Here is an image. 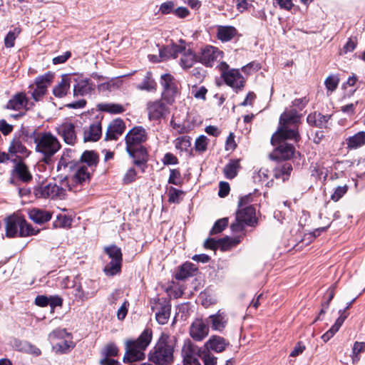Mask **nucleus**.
<instances>
[{
	"label": "nucleus",
	"instance_id": "f257e3e1",
	"mask_svg": "<svg viewBox=\"0 0 365 365\" xmlns=\"http://www.w3.org/2000/svg\"><path fill=\"white\" fill-rule=\"evenodd\" d=\"M299 120L300 116L294 110H286L281 115L279 126L271 140L272 145L279 144L274 151L277 158L288 160L294 155L295 151L294 146L284 140H293L295 142L299 140L300 136L298 132Z\"/></svg>",
	"mask_w": 365,
	"mask_h": 365
},
{
	"label": "nucleus",
	"instance_id": "f03ea898",
	"mask_svg": "<svg viewBox=\"0 0 365 365\" xmlns=\"http://www.w3.org/2000/svg\"><path fill=\"white\" fill-rule=\"evenodd\" d=\"M251 195L242 197L238 203L239 209L236 212L235 221L230 227L233 232H241L245 225L253 226L257 223L256 210L252 205H249Z\"/></svg>",
	"mask_w": 365,
	"mask_h": 365
},
{
	"label": "nucleus",
	"instance_id": "7ed1b4c3",
	"mask_svg": "<svg viewBox=\"0 0 365 365\" xmlns=\"http://www.w3.org/2000/svg\"><path fill=\"white\" fill-rule=\"evenodd\" d=\"M152 339V331L145 329L136 340L127 341L126 351L123 357L124 362H133L145 358L144 351Z\"/></svg>",
	"mask_w": 365,
	"mask_h": 365
},
{
	"label": "nucleus",
	"instance_id": "20e7f679",
	"mask_svg": "<svg viewBox=\"0 0 365 365\" xmlns=\"http://www.w3.org/2000/svg\"><path fill=\"white\" fill-rule=\"evenodd\" d=\"M6 235L8 237L17 236L25 237L35 235L39 232V230L34 229L21 215H12L6 218Z\"/></svg>",
	"mask_w": 365,
	"mask_h": 365
},
{
	"label": "nucleus",
	"instance_id": "39448f33",
	"mask_svg": "<svg viewBox=\"0 0 365 365\" xmlns=\"http://www.w3.org/2000/svg\"><path fill=\"white\" fill-rule=\"evenodd\" d=\"M36 151L43 155V160L48 163L51 158L61 148V144L56 136L50 133H43L34 139Z\"/></svg>",
	"mask_w": 365,
	"mask_h": 365
},
{
	"label": "nucleus",
	"instance_id": "423d86ee",
	"mask_svg": "<svg viewBox=\"0 0 365 365\" xmlns=\"http://www.w3.org/2000/svg\"><path fill=\"white\" fill-rule=\"evenodd\" d=\"M168 336L162 334L159 341L150 351L149 359L156 364H168L173 361V348L167 343Z\"/></svg>",
	"mask_w": 365,
	"mask_h": 365
},
{
	"label": "nucleus",
	"instance_id": "0eeeda50",
	"mask_svg": "<svg viewBox=\"0 0 365 365\" xmlns=\"http://www.w3.org/2000/svg\"><path fill=\"white\" fill-rule=\"evenodd\" d=\"M73 187L71 186L68 180L65 178L61 182V185L54 183H48L37 187L34 190V194L36 197L42 198H63L66 190H72Z\"/></svg>",
	"mask_w": 365,
	"mask_h": 365
},
{
	"label": "nucleus",
	"instance_id": "6e6552de",
	"mask_svg": "<svg viewBox=\"0 0 365 365\" xmlns=\"http://www.w3.org/2000/svg\"><path fill=\"white\" fill-rule=\"evenodd\" d=\"M147 139V133L141 126L133 128L125 136L126 150L129 155L134 157L138 147Z\"/></svg>",
	"mask_w": 365,
	"mask_h": 365
},
{
	"label": "nucleus",
	"instance_id": "1a4fd4ad",
	"mask_svg": "<svg viewBox=\"0 0 365 365\" xmlns=\"http://www.w3.org/2000/svg\"><path fill=\"white\" fill-rule=\"evenodd\" d=\"M228 65L226 63H221L220 69L222 76L225 83L233 88L240 89L244 86L245 79L240 71L236 69L227 71Z\"/></svg>",
	"mask_w": 365,
	"mask_h": 365
},
{
	"label": "nucleus",
	"instance_id": "9d476101",
	"mask_svg": "<svg viewBox=\"0 0 365 365\" xmlns=\"http://www.w3.org/2000/svg\"><path fill=\"white\" fill-rule=\"evenodd\" d=\"M93 172L94 170H91V168L85 167L84 164H78L71 182L68 181L71 186L73 187L71 191L76 192L78 185L88 183Z\"/></svg>",
	"mask_w": 365,
	"mask_h": 365
},
{
	"label": "nucleus",
	"instance_id": "9b49d317",
	"mask_svg": "<svg viewBox=\"0 0 365 365\" xmlns=\"http://www.w3.org/2000/svg\"><path fill=\"white\" fill-rule=\"evenodd\" d=\"M71 77L72 83H75L73 85L74 96H84L91 94L95 89L96 86L91 79L76 75H72Z\"/></svg>",
	"mask_w": 365,
	"mask_h": 365
},
{
	"label": "nucleus",
	"instance_id": "f8f14e48",
	"mask_svg": "<svg viewBox=\"0 0 365 365\" xmlns=\"http://www.w3.org/2000/svg\"><path fill=\"white\" fill-rule=\"evenodd\" d=\"M210 327L207 320L202 318L195 319L190 324L189 333L190 337L196 341H201L209 334Z\"/></svg>",
	"mask_w": 365,
	"mask_h": 365
},
{
	"label": "nucleus",
	"instance_id": "ddd939ff",
	"mask_svg": "<svg viewBox=\"0 0 365 365\" xmlns=\"http://www.w3.org/2000/svg\"><path fill=\"white\" fill-rule=\"evenodd\" d=\"M56 130L66 144L73 145L76 143V126L72 122L65 120L56 128Z\"/></svg>",
	"mask_w": 365,
	"mask_h": 365
},
{
	"label": "nucleus",
	"instance_id": "4468645a",
	"mask_svg": "<svg viewBox=\"0 0 365 365\" xmlns=\"http://www.w3.org/2000/svg\"><path fill=\"white\" fill-rule=\"evenodd\" d=\"M147 110L150 120H158L165 118L170 113L168 108L161 101L148 102Z\"/></svg>",
	"mask_w": 365,
	"mask_h": 365
},
{
	"label": "nucleus",
	"instance_id": "2eb2a0df",
	"mask_svg": "<svg viewBox=\"0 0 365 365\" xmlns=\"http://www.w3.org/2000/svg\"><path fill=\"white\" fill-rule=\"evenodd\" d=\"M222 51L212 46H206L201 53L200 61L207 66H212L222 58Z\"/></svg>",
	"mask_w": 365,
	"mask_h": 365
},
{
	"label": "nucleus",
	"instance_id": "dca6fc26",
	"mask_svg": "<svg viewBox=\"0 0 365 365\" xmlns=\"http://www.w3.org/2000/svg\"><path fill=\"white\" fill-rule=\"evenodd\" d=\"M182 356L184 365H192L199 361L197 347L189 340L185 341L182 346Z\"/></svg>",
	"mask_w": 365,
	"mask_h": 365
},
{
	"label": "nucleus",
	"instance_id": "f3484780",
	"mask_svg": "<svg viewBox=\"0 0 365 365\" xmlns=\"http://www.w3.org/2000/svg\"><path fill=\"white\" fill-rule=\"evenodd\" d=\"M229 344V341L223 337L217 335H212L205 343L204 347L206 351H213L216 353H221L226 349Z\"/></svg>",
	"mask_w": 365,
	"mask_h": 365
},
{
	"label": "nucleus",
	"instance_id": "a211bd4d",
	"mask_svg": "<svg viewBox=\"0 0 365 365\" xmlns=\"http://www.w3.org/2000/svg\"><path fill=\"white\" fill-rule=\"evenodd\" d=\"M160 83L163 87V95L166 98L173 97L178 91V84L173 76L165 73L161 76Z\"/></svg>",
	"mask_w": 365,
	"mask_h": 365
},
{
	"label": "nucleus",
	"instance_id": "6ab92c4d",
	"mask_svg": "<svg viewBox=\"0 0 365 365\" xmlns=\"http://www.w3.org/2000/svg\"><path fill=\"white\" fill-rule=\"evenodd\" d=\"M102 135L101 124L96 121L86 128L83 131L84 142H96Z\"/></svg>",
	"mask_w": 365,
	"mask_h": 365
},
{
	"label": "nucleus",
	"instance_id": "aec40b11",
	"mask_svg": "<svg viewBox=\"0 0 365 365\" xmlns=\"http://www.w3.org/2000/svg\"><path fill=\"white\" fill-rule=\"evenodd\" d=\"M214 331H222L226 327L227 318L224 312L218 311L216 314L209 316L206 319Z\"/></svg>",
	"mask_w": 365,
	"mask_h": 365
},
{
	"label": "nucleus",
	"instance_id": "412c9836",
	"mask_svg": "<svg viewBox=\"0 0 365 365\" xmlns=\"http://www.w3.org/2000/svg\"><path fill=\"white\" fill-rule=\"evenodd\" d=\"M237 34V30L232 26H216L217 38L222 42H227L233 39Z\"/></svg>",
	"mask_w": 365,
	"mask_h": 365
},
{
	"label": "nucleus",
	"instance_id": "4be33fe9",
	"mask_svg": "<svg viewBox=\"0 0 365 365\" xmlns=\"http://www.w3.org/2000/svg\"><path fill=\"white\" fill-rule=\"evenodd\" d=\"M72 83L71 75L65 74L62 76L61 82L53 89V95L57 98H63L66 96L70 89Z\"/></svg>",
	"mask_w": 365,
	"mask_h": 365
},
{
	"label": "nucleus",
	"instance_id": "5701e85b",
	"mask_svg": "<svg viewBox=\"0 0 365 365\" xmlns=\"http://www.w3.org/2000/svg\"><path fill=\"white\" fill-rule=\"evenodd\" d=\"M125 128L124 123L121 120H113L108 126L106 135L107 140L116 139L123 132Z\"/></svg>",
	"mask_w": 365,
	"mask_h": 365
},
{
	"label": "nucleus",
	"instance_id": "b1692460",
	"mask_svg": "<svg viewBox=\"0 0 365 365\" xmlns=\"http://www.w3.org/2000/svg\"><path fill=\"white\" fill-rule=\"evenodd\" d=\"M347 148L356 150L365 145V131H360L346 139Z\"/></svg>",
	"mask_w": 365,
	"mask_h": 365
},
{
	"label": "nucleus",
	"instance_id": "393cba45",
	"mask_svg": "<svg viewBox=\"0 0 365 365\" xmlns=\"http://www.w3.org/2000/svg\"><path fill=\"white\" fill-rule=\"evenodd\" d=\"M8 150L10 155H14L17 158L27 157L30 153L27 148L19 140H12Z\"/></svg>",
	"mask_w": 365,
	"mask_h": 365
},
{
	"label": "nucleus",
	"instance_id": "a878e982",
	"mask_svg": "<svg viewBox=\"0 0 365 365\" xmlns=\"http://www.w3.org/2000/svg\"><path fill=\"white\" fill-rule=\"evenodd\" d=\"M29 216L31 220L38 224L48 222L51 218V215L49 212L37 208L29 210Z\"/></svg>",
	"mask_w": 365,
	"mask_h": 365
},
{
	"label": "nucleus",
	"instance_id": "bb28decb",
	"mask_svg": "<svg viewBox=\"0 0 365 365\" xmlns=\"http://www.w3.org/2000/svg\"><path fill=\"white\" fill-rule=\"evenodd\" d=\"M182 52V47L181 46L172 44L160 49V56L163 61L170 58H175Z\"/></svg>",
	"mask_w": 365,
	"mask_h": 365
},
{
	"label": "nucleus",
	"instance_id": "cd10ccee",
	"mask_svg": "<svg viewBox=\"0 0 365 365\" xmlns=\"http://www.w3.org/2000/svg\"><path fill=\"white\" fill-rule=\"evenodd\" d=\"M70 151L64 152L58 160L57 165V171L61 174H65L69 169L73 168V163Z\"/></svg>",
	"mask_w": 365,
	"mask_h": 365
},
{
	"label": "nucleus",
	"instance_id": "c85d7f7f",
	"mask_svg": "<svg viewBox=\"0 0 365 365\" xmlns=\"http://www.w3.org/2000/svg\"><path fill=\"white\" fill-rule=\"evenodd\" d=\"M98 161V155L94 151L86 150L81 157L79 164H84L85 167L91 168V170H95Z\"/></svg>",
	"mask_w": 365,
	"mask_h": 365
},
{
	"label": "nucleus",
	"instance_id": "c756f323",
	"mask_svg": "<svg viewBox=\"0 0 365 365\" xmlns=\"http://www.w3.org/2000/svg\"><path fill=\"white\" fill-rule=\"evenodd\" d=\"M14 172L23 182H29L32 178L29 168L22 162H19L15 165Z\"/></svg>",
	"mask_w": 365,
	"mask_h": 365
},
{
	"label": "nucleus",
	"instance_id": "7c9ffc66",
	"mask_svg": "<svg viewBox=\"0 0 365 365\" xmlns=\"http://www.w3.org/2000/svg\"><path fill=\"white\" fill-rule=\"evenodd\" d=\"M157 84L155 80L153 78L152 73L148 71L144 76V78L140 84H138L136 88L140 91H146L148 92H153L156 90Z\"/></svg>",
	"mask_w": 365,
	"mask_h": 365
},
{
	"label": "nucleus",
	"instance_id": "2f4dec72",
	"mask_svg": "<svg viewBox=\"0 0 365 365\" xmlns=\"http://www.w3.org/2000/svg\"><path fill=\"white\" fill-rule=\"evenodd\" d=\"M181 53L182 56L180 61V66L185 69L191 68L196 62L195 53L191 50H186L184 48H182V52Z\"/></svg>",
	"mask_w": 365,
	"mask_h": 365
},
{
	"label": "nucleus",
	"instance_id": "473e14b6",
	"mask_svg": "<svg viewBox=\"0 0 365 365\" xmlns=\"http://www.w3.org/2000/svg\"><path fill=\"white\" fill-rule=\"evenodd\" d=\"M27 100L26 95L19 93L14 96L7 103L6 108L11 110H20L26 106Z\"/></svg>",
	"mask_w": 365,
	"mask_h": 365
},
{
	"label": "nucleus",
	"instance_id": "72a5a7b5",
	"mask_svg": "<svg viewBox=\"0 0 365 365\" xmlns=\"http://www.w3.org/2000/svg\"><path fill=\"white\" fill-rule=\"evenodd\" d=\"M292 170V165L289 163H285L282 165H278L274 170V177L277 179H280L282 181L287 180Z\"/></svg>",
	"mask_w": 365,
	"mask_h": 365
},
{
	"label": "nucleus",
	"instance_id": "f704fd0d",
	"mask_svg": "<svg viewBox=\"0 0 365 365\" xmlns=\"http://www.w3.org/2000/svg\"><path fill=\"white\" fill-rule=\"evenodd\" d=\"M240 168V160H230L224 168V174L228 179L234 178Z\"/></svg>",
	"mask_w": 365,
	"mask_h": 365
},
{
	"label": "nucleus",
	"instance_id": "c9c22d12",
	"mask_svg": "<svg viewBox=\"0 0 365 365\" xmlns=\"http://www.w3.org/2000/svg\"><path fill=\"white\" fill-rule=\"evenodd\" d=\"M122 260L110 259L104 267L103 271L107 276H114L121 269Z\"/></svg>",
	"mask_w": 365,
	"mask_h": 365
},
{
	"label": "nucleus",
	"instance_id": "e433bc0d",
	"mask_svg": "<svg viewBox=\"0 0 365 365\" xmlns=\"http://www.w3.org/2000/svg\"><path fill=\"white\" fill-rule=\"evenodd\" d=\"M99 110L112 114H119L125 110V107L119 103H101L98 105Z\"/></svg>",
	"mask_w": 365,
	"mask_h": 365
},
{
	"label": "nucleus",
	"instance_id": "4c0bfd02",
	"mask_svg": "<svg viewBox=\"0 0 365 365\" xmlns=\"http://www.w3.org/2000/svg\"><path fill=\"white\" fill-rule=\"evenodd\" d=\"M329 117L322 115L321 113H311L307 116V123L311 125L322 127L328 121Z\"/></svg>",
	"mask_w": 365,
	"mask_h": 365
},
{
	"label": "nucleus",
	"instance_id": "58836bf2",
	"mask_svg": "<svg viewBox=\"0 0 365 365\" xmlns=\"http://www.w3.org/2000/svg\"><path fill=\"white\" fill-rule=\"evenodd\" d=\"M168 202L170 203H180L185 195V192L173 187L167 188Z\"/></svg>",
	"mask_w": 365,
	"mask_h": 365
},
{
	"label": "nucleus",
	"instance_id": "ea45409f",
	"mask_svg": "<svg viewBox=\"0 0 365 365\" xmlns=\"http://www.w3.org/2000/svg\"><path fill=\"white\" fill-rule=\"evenodd\" d=\"M53 79V74L51 72L38 76L35 80L36 86H42L46 91H47V88L51 84Z\"/></svg>",
	"mask_w": 365,
	"mask_h": 365
},
{
	"label": "nucleus",
	"instance_id": "a19ab883",
	"mask_svg": "<svg viewBox=\"0 0 365 365\" xmlns=\"http://www.w3.org/2000/svg\"><path fill=\"white\" fill-rule=\"evenodd\" d=\"M170 314V306L169 304L164 305L161 309L156 312L155 317L157 322L160 324L167 323Z\"/></svg>",
	"mask_w": 365,
	"mask_h": 365
},
{
	"label": "nucleus",
	"instance_id": "79ce46f5",
	"mask_svg": "<svg viewBox=\"0 0 365 365\" xmlns=\"http://www.w3.org/2000/svg\"><path fill=\"white\" fill-rule=\"evenodd\" d=\"M104 250L107 254L109 259L123 260L122 252L118 247L115 245H111L105 247Z\"/></svg>",
	"mask_w": 365,
	"mask_h": 365
},
{
	"label": "nucleus",
	"instance_id": "37998d69",
	"mask_svg": "<svg viewBox=\"0 0 365 365\" xmlns=\"http://www.w3.org/2000/svg\"><path fill=\"white\" fill-rule=\"evenodd\" d=\"M269 172L268 169L265 168H261L257 173H256L253 178L255 182H260L262 184H265L267 185H269Z\"/></svg>",
	"mask_w": 365,
	"mask_h": 365
},
{
	"label": "nucleus",
	"instance_id": "c03bdc74",
	"mask_svg": "<svg viewBox=\"0 0 365 365\" xmlns=\"http://www.w3.org/2000/svg\"><path fill=\"white\" fill-rule=\"evenodd\" d=\"M339 83V78L337 75H330L325 79L324 85L328 92L332 93L336 89Z\"/></svg>",
	"mask_w": 365,
	"mask_h": 365
},
{
	"label": "nucleus",
	"instance_id": "a18cd8bd",
	"mask_svg": "<svg viewBox=\"0 0 365 365\" xmlns=\"http://www.w3.org/2000/svg\"><path fill=\"white\" fill-rule=\"evenodd\" d=\"M67 338H71V334L67 332L65 329H56L48 334V339L51 341Z\"/></svg>",
	"mask_w": 365,
	"mask_h": 365
},
{
	"label": "nucleus",
	"instance_id": "49530a36",
	"mask_svg": "<svg viewBox=\"0 0 365 365\" xmlns=\"http://www.w3.org/2000/svg\"><path fill=\"white\" fill-rule=\"evenodd\" d=\"M175 145L178 150H187L191 145L190 138L188 136L179 137L175 140Z\"/></svg>",
	"mask_w": 365,
	"mask_h": 365
},
{
	"label": "nucleus",
	"instance_id": "de8ad7c7",
	"mask_svg": "<svg viewBox=\"0 0 365 365\" xmlns=\"http://www.w3.org/2000/svg\"><path fill=\"white\" fill-rule=\"evenodd\" d=\"M228 225V218L224 217L218 220L210 230L211 235L221 232Z\"/></svg>",
	"mask_w": 365,
	"mask_h": 365
},
{
	"label": "nucleus",
	"instance_id": "09e8293b",
	"mask_svg": "<svg viewBox=\"0 0 365 365\" xmlns=\"http://www.w3.org/2000/svg\"><path fill=\"white\" fill-rule=\"evenodd\" d=\"M191 270H192V264L185 263L182 264L179 272L176 274V279H184L187 278L191 274Z\"/></svg>",
	"mask_w": 365,
	"mask_h": 365
},
{
	"label": "nucleus",
	"instance_id": "8fccbe9b",
	"mask_svg": "<svg viewBox=\"0 0 365 365\" xmlns=\"http://www.w3.org/2000/svg\"><path fill=\"white\" fill-rule=\"evenodd\" d=\"M73 346L74 344L71 340L66 339L63 341L58 343L56 345H55L54 349L56 351L66 353L73 348Z\"/></svg>",
	"mask_w": 365,
	"mask_h": 365
},
{
	"label": "nucleus",
	"instance_id": "3c124183",
	"mask_svg": "<svg viewBox=\"0 0 365 365\" xmlns=\"http://www.w3.org/2000/svg\"><path fill=\"white\" fill-rule=\"evenodd\" d=\"M20 31L18 29L9 31L4 38V43L6 47L11 48L14 46V41Z\"/></svg>",
	"mask_w": 365,
	"mask_h": 365
},
{
	"label": "nucleus",
	"instance_id": "603ef678",
	"mask_svg": "<svg viewBox=\"0 0 365 365\" xmlns=\"http://www.w3.org/2000/svg\"><path fill=\"white\" fill-rule=\"evenodd\" d=\"M175 3L173 1H167L160 4L159 7V12L163 15H167L173 13L175 10Z\"/></svg>",
	"mask_w": 365,
	"mask_h": 365
},
{
	"label": "nucleus",
	"instance_id": "864d4df0",
	"mask_svg": "<svg viewBox=\"0 0 365 365\" xmlns=\"http://www.w3.org/2000/svg\"><path fill=\"white\" fill-rule=\"evenodd\" d=\"M202 360L204 365H217V357L209 351L202 352Z\"/></svg>",
	"mask_w": 365,
	"mask_h": 365
},
{
	"label": "nucleus",
	"instance_id": "5fc2aeb1",
	"mask_svg": "<svg viewBox=\"0 0 365 365\" xmlns=\"http://www.w3.org/2000/svg\"><path fill=\"white\" fill-rule=\"evenodd\" d=\"M346 317L347 314H345L344 312L341 313L340 316L336 320L334 324L328 330L329 331H331L332 336H334L339 330Z\"/></svg>",
	"mask_w": 365,
	"mask_h": 365
},
{
	"label": "nucleus",
	"instance_id": "6e6d98bb",
	"mask_svg": "<svg viewBox=\"0 0 365 365\" xmlns=\"http://www.w3.org/2000/svg\"><path fill=\"white\" fill-rule=\"evenodd\" d=\"M182 180L181 178V174L179 170L176 169H173L170 170V177L168 179V182L170 184H173L175 185H181Z\"/></svg>",
	"mask_w": 365,
	"mask_h": 365
},
{
	"label": "nucleus",
	"instance_id": "4d7b16f0",
	"mask_svg": "<svg viewBox=\"0 0 365 365\" xmlns=\"http://www.w3.org/2000/svg\"><path fill=\"white\" fill-rule=\"evenodd\" d=\"M348 187L346 185L338 186L334 190V192L331 195V199L337 202L341 197H342L347 192Z\"/></svg>",
	"mask_w": 365,
	"mask_h": 365
},
{
	"label": "nucleus",
	"instance_id": "13d9d810",
	"mask_svg": "<svg viewBox=\"0 0 365 365\" xmlns=\"http://www.w3.org/2000/svg\"><path fill=\"white\" fill-rule=\"evenodd\" d=\"M208 139L205 135H200L195 140V149L197 151L203 152L207 149Z\"/></svg>",
	"mask_w": 365,
	"mask_h": 365
},
{
	"label": "nucleus",
	"instance_id": "bf43d9fd",
	"mask_svg": "<svg viewBox=\"0 0 365 365\" xmlns=\"http://www.w3.org/2000/svg\"><path fill=\"white\" fill-rule=\"evenodd\" d=\"M20 350L34 356H39L41 354V350L38 348L29 343H24Z\"/></svg>",
	"mask_w": 365,
	"mask_h": 365
},
{
	"label": "nucleus",
	"instance_id": "052dcab7",
	"mask_svg": "<svg viewBox=\"0 0 365 365\" xmlns=\"http://www.w3.org/2000/svg\"><path fill=\"white\" fill-rule=\"evenodd\" d=\"M173 14L180 19H185L190 14V11L185 6H179L175 9Z\"/></svg>",
	"mask_w": 365,
	"mask_h": 365
},
{
	"label": "nucleus",
	"instance_id": "680f3d73",
	"mask_svg": "<svg viewBox=\"0 0 365 365\" xmlns=\"http://www.w3.org/2000/svg\"><path fill=\"white\" fill-rule=\"evenodd\" d=\"M118 349L113 344H108L103 350V354L107 357L115 356L118 354Z\"/></svg>",
	"mask_w": 365,
	"mask_h": 365
},
{
	"label": "nucleus",
	"instance_id": "e2e57ef3",
	"mask_svg": "<svg viewBox=\"0 0 365 365\" xmlns=\"http://www.w3.org/2000/svg\"><path fill=\"white\" fill-rule=\"evenodd\" d=\"M46 93V91L42 86H36V88L31 92V96L35 101H38Z\"/></svg>",
	"mask_w": 365,
	"mask_h": 365
},
{
	"label": "nucleus",
	"instance_id": "0e129e2a",
	"mask_svg": "<svg viewBox=\"0 0 365 365\" xmlns=\"http://www.w3.org/2000/svg\"><path fill=\"white\" fill-rule=\"evenodd\" d=\"M129 306V303L127 301H125L121 307L118 309L117 312V317L120 320H123L125 319V316L128 313V308Z\"/></svg>",
	"mask_w": 365,
	"mask_h": 365
},
{
	"label": "nucleus",
	"instance_id": "69168bd1",
	"mask_svg": "<svg viewBox=\"0 0 365 365\" xmlns=\"http://www.w3.org/2000/svg\"><path fill=\"white\" fill-rule=\"evenodd\" d=\"M136 172L133 168H130L123 178V182L125 184L130 183L135 180Z\"/></svg>",
	"mask_w": 365,
	"mask_h": 365
},
{
	"label": "nucleus",
	"instance_id": "338daca9",
	"mask_svg": "<svg viewBox=\"0 0 365 365\" xmlns=\"http://www.w3.org/2000/svg\"><path fill=\"white\" fill-rule=\"evenodd\" d=\"M356 46V42L352 39H349L346 43L344 46L341 54H345L349 52L353 51Z\"/></svg>",
	"mask_w": 365,
	"mask_h": 365
},
{
	"label": "nucleus",
	"instance_id": "774afa93",
	"mask_svg": "<svg viewBox=\"0 0 365 365\" xmlns=\"http://www.w3.org/2000/svg\"><path fill=\"white\" fill-rule=\"evenodd\" d=\"M305 346L301 342L299 341L294 347L293 350L290 353V356L296 357L299 354H302L305 350Z\"/></svg>",
	"mask_w": 365,
	"mask_h": 365
}]
</instances>
